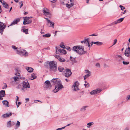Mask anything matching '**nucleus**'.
I'll use <instances>...</instances> for the list:
<instances>
[{"mask_svg": "<svg viewBox=\"0 0 130 130\" xmlns=\"http://www.w3.org/2000/svg\"><path fill=\"white\" fill-rule=\"evenodd\" d=\"M57 78H54L51 80V82H52L54 85L57 84L55 87V89L54 90L55 93L58 92L60 89L63 88V86L60 83V81L58 80Z\"/></svg>", "mask_w": 130, "mask_h": 130, "instance_id": "1", "label": "nucleus"}, {"mask_svg": "<svg viewBox=\"0 0 130 130\" xmlns=\"http://www.w3.org/2000/svg\"><path fill=\"white\" fill-rule=\"evenodd\" d=\"M73 50L80 55L86 53V52L84 51V47L82 46H75L73 47Z\"/></svg>", "mask_w": 130, "mask_h": 130, "instance_id": "2", "label": "nucleus"}, {"mask_svg": "<svg viewBox=\"0 0 130 130\" xmlns=\"http://www.w3.org/2000/svg\"><path fill=\"white\" fill-rule=\"evenodd\" d=\"M48 64L50 71L55 72L57 71V65L56 62L54 61H52L49 62Z\"/></svg>", "mask_w": 130, "mask_h": 130, "instance_id": "3", "label": "nucleus"}, {"mask_svg": "<svg viewBox=\"0 0 130 130\" xmlns=\"http://www.w3.org/2000/svg\"><path fill=\"white\" fill-rule=\"evenodd\" d=\"M17 53L22 56H26L28 55V53L25 50H21L18 49L17 50Z\"/></svg>", "mask_w": 130, "mask_h": 130, "instance_id": "4", "label": "nucleus"}, {"mask_svg": "<svg viewBox=\"0 0 130 130\" xmlns=\"http://www.w3.org/2000/svg\"><path fill=\"white\" fill-rule=\"evenodd\" d=\"M23 87L21 88V90H23L24 89L27 88H29L30 87L29 84L27 81H23Z\"/></svg>", "mask_w": 130, "mask_h": 130, "instance_id": "5", "label": "nucleus"}, {"mask_svg": "<svg viewBox=\"0 0 130 130\" xmlns=\"http://www.w3.org/2000/svg\"><path fill=\"white\" fill-rule=\"evenodd\" d=\"M6 27V25L4 23L0 22V32L2 34H3V32Z\"/></svg>", "mask_w": 130, "mask_h": 130, "instance_id": "6", "label": "nucleus"}, {"mask_svg": "<svg viewBox=\"0 0 130 130\" xmlns=\"http://www.w3.org/2000/svg\"><path fill=\"white\" fill-rule=\"evenodd\" d=\"M72 74L70 69H66V72L64 74V75L66 77H68L71 76Z\"/></svg>", "mask_w": 130, "mask_h": 130, "instance_id": "7", "label": "nucleus"}, {"mask_svg": "<svg viewBox=\"0 0 130 130\" xmlns=\"http://www.w3.org/2000/svg\"><path fill=\"white\" fill-rule=\"evenodd\" d=\"M128 46V47L126 48L124 53L125 56L127 57H129L130 55V47Z\"/></svg>", "mask_w": 130, "mask_h": 130, "instance_id": "8", "label": "nucleus"}, {"mask_svg": "<svg viewBox=\"0 0 130 130\" xmlns=\"http://www.w3.org/2000/svg\"><path fill=\"white\" fill-rule=\"evenodd\" d=\"M79 84L78 82L77 81H76L74 83V85L72 86V87H74L73 89L74 91H75L79 90L78 87Z\"/></svg>", "mask_w": 130, "mask_h": 130, "instance_id": "9", "label": "nucleus"}, {"mask_svg": "<svg viewBox=\"0 0 130 130\" xmlns=\"http://www.w3.org/2000/svg\"><path fill=\"white\" fill-rule=\"evenodd\" d=\"M58 50V52H60V53H62L63 54H66L67 53L66 51L62 49H58V48H57L56 46V52H57V51Z\"/></svg>", "mask_w": 130, "mask_h": 130, "instance_id": "10", "label": "nucleus"}, {"mask_svg": "<svg viewBox=\"0 0 130 130\" xmlns=\"http://www.w3.org/2000/svg\"><path fill=\"white\" fill-rule=\"evenodd\" d=\"M102 90L101 89L93 90L90 92V94L91 95L96 94L98 93H99Z\"/></svg>", "mask_w": 130, "mask_h": 130, "instance_id": "11", "label": "nucleus"}, {"mask_svg": "<svg viewBox=\"0 0 130 130\" xmlns=\"http://www.w3.org/2000/svg\"><path fill=\"white\" fill-rule=\"evenodd\" d=\"M46 19L47 21V25L50 27H54V23L52 21H50V20L48 19L47 18H46Z\"/></svg>", "mask_w": 130, "mask_h": 130, "instance_id": "12", "label": "nucleus"}, {"mask_svg": "<svg viewBox=\"0 0 130 130\" xmlns=\"http://www.w3.org/2000/svg\"><path fill=\"white\" fill-rule=\"evenodd\" d=\"M89 39H85L83 41H81V43H86V45L89 47H90V45L89 44V41L88 40Z\"/></svg>", "mask_w": 130, "mask_h": 130, "instance_id": "13", "label": "nucleus"}, {"mask_svg": "<svg viewBox=\"0 0 130 130\" xmlns=\"http://www.w3.org/2000/svg\"><path fill=\"white\" fill-rule=\"evenodd\" d=\"M20 21V19L19 18L14 19L11 23L10 26L13 25L17 24Z\"/></svg>", "mask_w": 130, "mask_h": 130, "instance_id": "14", "label": "nucleus"}, {"mask_svg": "<svg viewBox=\"0 0 130 130\" xmlns=\"http://www.w3.org/2000/svg\"><path fill=\"white\" fill-rule=\"evenodd\" d=\"M117 61H118L119 63H120V62H121L122 60H124L122 57L120 55H118L117 57Z\"/></svg>", "mask_w": 130, "mask_h": 130, "instance_id": "15", "label": "nucleus"}, {"mask_svg": "<svg viewBox=\"0 0 130 130\" xmlns=\"http://www.w3.org/2000/svg\"><path fill=\"white\" fill-rule=\"evenodd\" d=\"M48 11V10L47 8H43V12L45 15H48L50 13Z\"/></svg>", "mask_w": 130, "mask_h": 130, "instance_id": "16", "label": "nucleus"}, {"mask_svg": "<svg viewBox=\"0 0 130 130\" xmlns=\"http://www.w3.org/2000/svg\"><path fill=\"white\" fill-rule=\"evenodd\" d=\"M56 56L57 58L60 62H64L66 60L65 59H64L63 58L60 57L59 56L56 55Z\"/></svg>", "mask_w": 130, "mask_h": 130, "instance_id": "17", "label": "nucleus"}, {"mask_svg": "<svg viewBox=\"0 0 130 130\" xmlns=\"http://www.w3.org/2000/svg\"><path fill=\"white\" fill-rule=\"evenodd\" d=\"M85 72L87 74L85 76V77L87 78V77L90 76L91 75V73L88 70H86Z\"/></svg>", "mask_w": 130, "mask_h": 130, "instance_id": "18", "label": "nucleus"}, {"mask_svg": "<svg viewBox=\"0 0 130 130\" xmlns=\"http://www.w3.org/2000/svg\"><path fill=\"white\" fill-rule=\"evenodd\" d=\"M12 115V113L10 112L9 113H6L3 114L2 116L4 118L9 117L10 116H11Z\"/></svg>", "mask_w": 130, "mask_h": 130, "instance_id": "19", "label": "nucleus"}, {"mask_svg": "<svg viewBox=\"0 0 130 130\" xmlns=\"http://www.w3.org/2000/svg\"><path fill=\"white\" fill-rule=\"evenodd\" d=\"M3 6L7 9L9 8V5L6 2H5L4 1H3V3H2Z\"/></svg>", "mask_w": 130, "mask_h": 130, "instance_id": "20", "label": "nucleus"}, {"mask_svg": "<svg viewBox=\"0 0 130 130\" xmlns=\"http://www.w3.org/2000/svg\"><path fill=\"white\" fill-rule=\"evenodd\" d=\"M74 4V3H70L69 4V2H68V4H66V6L68 8H70L73 6Z\"/></svg>", "mask_w": 130, "mask_h": 130, "instance_id": "21", "label": "nucleus"}, {"mask_svg": "<svg viewBox=\"0 0 130 130\" xmlns=\"http://www.w3.org/2000/svg\"><path fill=\"white\" fill-rule=\"evenodd\" d=\"M5 95V91L4 90H2L0 91V96L4 97Z\"/></svg>", "mask_w": 130, "mask_h": 130, "instance_id": "22", "label": "nucleus"}, {"mask_svg": "<svg viewBox=\"0 0 130 130\" xmlns=\"http://www.w3.org/2000/svg\"><path fill=\"white\" fill-rule=\"evenodd\" d=\"M124 18H122L118 19L117 21H115L114 22L115 24H116L118 23H120L123 20Z\"/></svg>", "mask_w": 130, "mask_h": 130, "instance_id": "23", "label": "nucleus"}, {"mask_svg": "<svg viewBox=\"0 0 130 130\" xmlns=\"http://www.w3.org/2000/svg\"><path fill=\"white\" fill-rule=\"evenodd\" d=\"M26 69L27 70L28 72H32L34 70V69L32 68L31 67H27L26 68Z\"/></svg>", "mask_w": 130, "mask_h": 130, "instance_id": "24", "label": "nucleus"}, {"mask_svg": "<svg viewBox=\"0 0 130 130\" xmlns=\"http://www.w3.org/2000/svg\"><path fill=\"white\" fill-rule=\"evenodd\" d=\"M32 22V20H29L28 21H24L23 22V24L24 25H25L26 24H29Z\"/></svg>", "mask_w": 130, "mask_h": 130, "instance_id": "25", "label": "nucleus"}, {"mask_svg": "<svg viewBox=\"0 0 130 130\" xmlns=\"http://www.w3.org/2000/svg\"><path fill=\"white\" fill-rule=\"evenodd\" d=\"M2 103L4 105H5V106L7 107H9L8 106V102L7 100H4L2 101Z\"/></svg>", "mask_w": 130, "mask_h": 130, "instance_id": "26", "label": "nucleus"}, {"mask_svg": "<svg viewBox=\"0 0 130 130\" xmlns=\"http://www.w3.org/2000/svg\"><path fill=\"white\" fill-rule=\"evenodd\" d=\"M58 69L59 72H62L64 70V68L60 66L58 67Z\"/></svg>", "mask_w": 130, "mask_h": 130, "instance_id": "27", "label": "nucleus"}, {"mask_svg": "<svg viewBox=\"0 0 130 130\" xmlns=\"http://www.w3.org/2000/svg\"><path fill=\"white\" fill-rule=\"evenodd\" d=\"M19 79V78L18 77H13L11 78V79H14V81H13L12 82V83H15L16 81H18Z\"/></svg>", "mask_w": 130, "mask_h": 130, "instance_id": "28", "label": "nucleus"}, {"mask_svg": "<svg viewBox=\"0 0 130 130\" xmlns=\"http://www.w3.org/2000/svg\"><path fill=\"white\" fill-rule=\"evenodd\" d=\"M37 76L35 75V74L33 73L31 75L30 79L31 80H33L36 78Z\"/></svg>", "mask_w": 130, "mask_h": 130, "instance_id": "29", "label": "nucleus"}, {"mask_svg": "<svg viewBox=\"0 0 130 130\" xmlns=\"http://www.w3.org/2000/svg\"><path fill=\"white\" fill-rule=\"evenodd\" d=\"M11 121H8L7 123V127H10L12 126L11 125Z\"/></svg>", "mask_w": 130, "mask_h": 130, "instance_id": "30", "label": "nucleus"}, {"mask_svg": "<svg viewBox=\"0 0 130 130\" xmlns=\"http://www.w3.org/2000/svg\"><path fill=\"white\" fill-rule=\"evenodd\" d=\"M51 36V35L50 34H47L43 35V37H49Z\"/></svg>", "mask_w": 130, "mask_h": 130, "instance_id": "31", "label": "nucleus"}, {"mask_svg": "<svg viewBox=\"0 0 130 130\" xmlns=\"http://www.w3.org/2000/svg\"><path fill=\"white\" fill-rule=\"evenodd\" d=\"M76 58V57L74 58L72 57L71 56H70V60L71 61H72V62H76V61L75 60Z\"/></svg>", "mask_w": 130, "mask_h": 130, "instance_id": "32", "label": "nucleus"}, {"mask_svg": "<svg viewBox=\"0 0 130 130\" xmlns=\"http://www.w3.org/2000/svg\"><path fill=\"white\" fill-rule=\"evenodd\" d=\"M88 107L87 106H84L83 107L80 109V111H84L86 110V108Z\"/></svg>", "mask_w": 130, "mask_h": 130, "instance_id": "33", "label": "nucleus"}, {"mask_svg": "<svg viewBox=\"0 0 130 130\" xmlns=\"http://www.w3.org/2000/svg\"><path fill=\"white\" fill-rule=\"evenodd\" d=\"M23 30L25 34H27L28 33V29H27L23 28Z\"/></svg>", "mask_w": 130, "mask_h": 130, "instance_id": "34", "label": "nucleus"}, {"mask_svg": "<svg viewBox=\"0 0 130 130\" xmlns=\"http://www.w3.org/2000/svg\"><path fill=\"white\" fill-rule=\"evenodd\" d=\"M96 45L98 46L101 45L103 44V43L102 42L97 41Z\"/></svg>", "mask_w": 130, "mask_h": 130, "instance_id": "35", "label": "nucleus"}, {"mask_svg": "<svg viewBox=\"0 0 130 130\" xmlns=\"http://www.w3.org/2000/svg\"><path fill=\"white\" fill-rule=\"evenodd\" d=\"M94 124V123L93 122H89L87 124V125L89 126V127L87 126L88 127H89L90 126H91L92 125H93Z\"/></svg>", "mask_w": 130, "mask_h": 130, "instance_id": "36", "label": "nucleus"}, {"mask_svg": "<svg viewBox=\"0 0 130 130\" xmlns=\"http://www.w3.org/2000/svg\"><path fill=\"white\" fill-rule=\"evenodd\" d=\"M30 17H25L24 19V21H28Z\"/></svg>", "mask_w": 130, "mask_h": 130, "instance_id": "37", "label": "nucleus"}, {"mask_svg": "<svg viewBox=\"0 0 130 130\" xmlns=\"http://www.w3.org/2000/svg\"><path fill=\"white\" fill-rule=\"evenodd\" d=\"M45 83L46 84V85H49V86H50V87L51 86V83L49 80H47L45 82Z\"/></svg>", "mask_w": 130, "mask_h": 130, "instance_id": "38", "label": "nucleus"}, {"mask_svg": "<svg viewBox=\"0 0 130 130\" xmlns=\"http://www.w3.org/2000/svg\"><path fill=\"white\" fill-rule=\"evenodd\" d=\"M85 82L86 83L85 84H84V85L85 87H88L89 86V84L86 82V81H85Z\"/></svg>", "mask_w": 130, "mask_h": 130, "instance_id": "39", "label": "nucleus"}, {"mask_svg": "<svg viewBox=\"0 0 130 130\" xmlns=\"http://www.w3.org/2000/svg\"><path fill=\"white\" fill-rule=\"evenodd\" d=\"M123 63L124 65H127L129 64V62L128 61L125 62L124 61H123Z\"/></svg>", "mask_w": 130, "mask_h": 130, "instance_id": "40", "label": "nucleus"}, {"mask_svg": "<svg viewBox=\"0 0 130 130\" xmlns=\"http://www.w3.org/2000/svg\"><path fill=\"white\" fill-rule=\"evenodd\" d=\"M20 125V123L18 121H17V124H16V126L18 127H19Z\"/></svg>", "mask_w": 130, "mask_h": 130, "instance_id": "41", "label": "nucleus"}, {"mask_svg": "<svg viewBox=\"0 0 130 130\" xmlns=\"http://www.w3.org/2000/svg\"><path fill=\"white\" fill-rule=\"evenodd\" d=\"M49 85H46V88H47L48 89H50L51 88L52 86H51H51L50 87V86Z\"/></svg>", "mask_w": 130, "mask_h": 130, "instance_id": "42", "label": "nucleus"}, {"mask_svg": "<svg viewBox=\"0 0 130 130\" xmlns=\"http://www.w3.org/2000/svg\"><path fill=\"white\" fill-rule=\"evenodd\" d=\"M22 86L20 85H18L16 87V88L17 89H20L22 88Z\"/></svg>", "mask_w": 130, "mask_h": 130, "instance_id": "43", "label": "nucleus"}, {"mask_svg": "<svg viewBox=\"0 0 130 130\" xmlns=\"http://www.w3.org/2000/svg\"><path fill=\"white\" fill-rule=\"evenodd\" d=\"M7 87V86L6 85V84L5 83L4 84V86L3 87L2 89H4L6 88Z\"/></svg>", "mask_w": 130, "mask_h": 130, "instance_id": "44", "label": "nucleus"}, {"mask_svg": "<svg viewBox=\"0 0 130 130\" xmlns=\"http://www.w3.org/2000/svg\"><path fill=\"white\" fill-rule=\"evenodd\" d=\"M119 6L121 8V10H123L125 9V8L123 6L121 5H120Z\"/></svg>", "mask_w": 130, "mask_h": 130, "instance_id": "45", "label": "nucleus"}, {"mask_svg": "<svg viewBox=\"0 0 130 130\" xmlns=\"http://www.w3.org/2000/svg\"><path fill=\"white\" fill-rule=\"evenodd\" d=\"M66 127V126H65L63 127L62 128H58L56 129V130H61L62 129H63L64 128H65Z\"/></svg>", "mask_w": 130, "mask_h": 130, "instance_id": "46", "label": "nucleus"}, {"mask_svg": "<svg viewBox=\"0 0 130 130\" xmlns=\"http://www.w3.org/2000/svg\"><path fill=\"white\" fill-rule=\"evenodd\" d=\"M96 66L98 67H100V65L99 63H96L95 65Z\"/></svg>", "mask_w": 130, "mask_h": 130, "instance_id": "47", "label": "nucleus"}, {"mask_svg": "<svg viewBox=\"0 0 130 130\" xmlns=\"http://www.w3.org/2000/svg\"><path fill=\"white\" fill-rule=\"evenodd\" d=\"M12 47L14 50H16L17 49V48L14 45H12Z\"/></svg>", "mask_w": 130, "mask_h": 130, "instance_id": "48", "label": "nucleus"}, {"mask_svg": "<svg viewBox=\"0 0 130 130\" xmlns=\"http://www.w3.org/2000/svg\"><path fill=\"white\" fill-rule=\"evenodd\" d=\"M117 41V40L116 39L114 40L113 44V45H114L116 43Z\"/></svg>", "mask_w": 130, "mask_h": 130, "instance_id": "49", "label": "nucleus"}, {"mask_svg": "<svg viewBox=\"0 0 130 130\" xmlns=\"http://www.w3.org/2000/svg\"><path fill=\"white\" fill-rule=\"evenodd\" d=\"M57 1V0H54L53 1H50L51 2L53 3H56Z\"/></svg>", "mask_w": 130, "mask_h": 130, "instance_id": "50", "label": "nucleus"}, {"mask_svg": "<svg viewBox=\"0 0 130 130\" xmlns=\"http://www.w3.org/2000/svg\"><path fill=\"white\" fill-rule=\"evenodd\" d=\"M60 46L61 47L63 48H65V47L64 45H63L60 44Z\"/></svg>", "mask_w": 130, "mask_h": 130, "instance_id": "51", "label": "nucleus"}, {"mask_svg": "<svg viewBox=\"0 0 130 130\" xmlns=\"http://www.w3.org/2000/svg\"><path fill=\"white\" fill-rule=\"evenodd\" d=\"M98 34H92V35H90V36H98Z\"/></svg>", "mask_w": 130, "mask_h": 130, "instance_id": "52", "label": "nucleus"}, {"mask_svg": "<svg viewBox=\"0 0 130 130\" xmlns=\"http://www.w3.org/2000/svg\"><path fill=\"white\" fill-rule=\"evenodd\" d=\"M11 124L12 126L14 125L15 124V123L13 122H11Z\"/></svg>", "mask_w": 130, "mask_h": 130, "instance_id": "53", "label": "nucleus"}, {"mask_svg": "<svg viewBox=\"0 0 130 130\" xmlns=\"http://www.w3.org/2000/svg\"><path fill=\"white\" fill-rule=\"evenodd\" d=\"M20 4H21V5L20 6V8H21L23 6V3H22V2L21 1V2L19 3Z\"/></svg>", "mask_w": 130, "mask_h": 130, "instance_id": "54", "label": "nucleus"}, {"mask_svg": "<svg viewBox=\"0 0 130 130\" xmlns=\"http://www.w3.org/2000/svg\"><path fill=\"white\" fill-rule=\"evenodd\" d=\"M127 100H130V95L127 96Z\"/></svg>", "mask_w": 130, "mask_h": 130, "instance_id": "55", "label": "nucleus"}, {"mask_svg": "<svg viewBox=\"0 0 130 130\" xmlns=\"http://www.w3.org/2000/svg\"><path fill=\"white\" fill-rule=\"evenodd\" d=\"M21 104V103L20 102H18V104L17 105V107H18L19 105H20Z\"/></svg>", "mask_w": 130, "mask_h": 130, "instance_id": "56", "label": "nucleus"}, {"mask_svg": "<svg viewBox=\"0 0 130 130\" xmlns=\"http://www.w3.org/2000/svg\"><path fill=\"white\" fill-rule=\"evenodd\" d=\"M67 49L68 50H69V51H70L71 50L70 47H68L67 48Z\"/></svg>", "mask_w": 130, "mask_h": 130, "instance_id": "57", "label": "nucleus"}, {"mask_svg": "<svg viewBox=\"0 0 130 130\" xmlns=\"http://www.w3.org/2000/svg\"><path fill=\"white\" fill-rule=\"evenodd\" d=\"M25 100L26 101V103H27V101H28L29 100V98H26L25 99Z\"/></svg>", "mask_w": 130, "mask_h": 130, "instance_id": "58", "label": "nucleus"}, {"mask_svg": "<svg viewBox=\"0 0 130 130\" xmlns=\"http://www.w3.org/2000/svg\"><path fill=\"white\" fill-rule=\"evenodd\" d=\"M15 75H16L17 76H19L20 75V74L19 73H17L15 74Z\"/></svg>", "mask_w": 130, "mask_h": 130, "instance_id": "59", "label": "nucleus"}, {"mask_svg": "<svg viewBox=\"0 0 130 130\" xmlns=\"http://www.w3.org/2000/svg\"><path fill=\"white\" fill-rule=\"evenodd\" d=\"M27 13H28L27 12H24V14L25 15H26L27 14Z\"/></svg>", "mask_w": 130, "mask_h": 130, "instance_id": "60", "label": "nucleus"}, {"mask_svg": "<svg viewBox=\"0 0 130 130\" xmlns=\"http://www.w3.org/2000/svg\"><path fill=\"white\" fill-rule=\"evenodd\" d=\"M15 2H16V3H18L19 1V0H14Z\"/></svg>", "mask_w": 130, "mask_h": 130, "instance_id": "61", "label": "nucleus"}, {"mask_svg": "<svg viewBox=\"0 0 130 130\" xmlns=\"http://www.w3.org/2000/svg\"><path fill=\"white\" fill-rule=\"evenodd\" d=\"M71 3H74V1L72 0H70Z\"/></svg>", "mask_w": 130, "mask_h": 130, "instance_id": "62", "label": "nucleus"}, {"mask_svg": "<svg viewBox=\"0 0 130 130\" xmlns=\"http://www.w3.org/2000/svg\"><path fill=\"white\" fill-rule=\"evenodd\" d=\"M65 80L67 82H68L69 81V80H68L67 79H66Z\"/></svg>", "mask_w": 130, "mask_h": 130, "instance_id": "63", "label": "nucleus"}, {"mask_svg": "<svg viewBox=\"0 0 130 130\" xmlns=\"http://www.w3.org/2000/svg\"><path fill=\"white\" fill-rule=\"evenodd\" d=\"M125 130H128V128L127 127L125 128Z\"/></svg>", "mask_w": 130, "mask_h": 130, "instance_id": "64", "label": "nucleus"}]
</instances>
